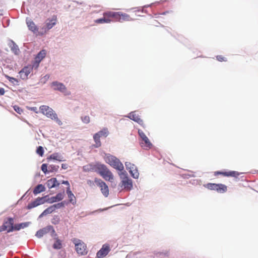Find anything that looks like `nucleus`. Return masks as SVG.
<instances>
[{"label":"nucleus","instance_id":"1","mask_svg":"<svg viewBox=\"0 0 258 258\" xmlns=\"http://www.w3.org/2000/svg\"><path fill=\"white\" fill-rule=\"evenodd\" d=\"M57 21V16L53 15L50 19H47L46 21L45 26L42 27L39 30V29L36 26H33V33L37 35H43L47 32V31L51 29Z\"/></svg>","mask_w":258,"mask_h":258},{"label":"nucleus","instance_id":"2","mask_svg":"<svg viewBox=\"0 0 258 258\" xmlns=\"http://www.w3.org/2000/svg\"><path fill=\"white\" fill-rule=\"evenodd\" d=\"M104 160L106 163L117 170L122 171L124 169V166L122 163L114 156L106 154L104 157Z\"/></svg>","mask_w":258,"mask_h":258},{"label":"nucleus","instance_id":"3","mask_svg":"<svg viewBox=\"0 0 258 258\" xmlns=\"http://www.w3.org/2000/svg\"><path fill=\"white\" fill-rule=\"evenodd\" d=\"M116 12L113 11H107L103 14V18L95 20L97 24L110 23L116 21Z\"/></svg>","mask_w":258,"mask_h":258},{"label":"nucleus","instance_id":"4","mask_svg":"<svg viewBox=\"0 0 258 258\" xmlns=\"http://www.w3.org/2000/svg\"><path fill=\"white\" fill-rule=\"evenodd\" d=\"M41 112L46 115L47 117L50 118L54 120L59 125L62 124V122L60 120L55 112L53 109L48 106L42 105L40 107Z\"/></svg>","mask_w":258,"mask_h":258},{"label":"nucleus","instance_id":"5","mask_svg":"<svg viewBox=\"0 0 258 258\" xmlns=\"http://www.w3.org/2000/svg\"><path fill=\"white\" fill-rule=\"evenodd\" d=\"M72 242L75 244L76 251L78 254L83 255L87 253V245L83 241L79 239L74 238Z\"/></svg>","mask_w":258,"mask_h":258},{"label":"nucleus","instance_id":"6","mask_svg":"<svg viewBox=\"0 0 258 258\" xmlns=\"http://www.w3.org/2000/svg\"><path fill=\"white\" fill-rule=\"evenodd\" d=\"M138 134L140 137V144L141 147L145 150L151 149L153 145L144 132L141 130H138Z\"/></svg>","mask_w":258,"mask_h":258},{"label":"nucleus","instance_id":"7","mask_svg":"<svg viewBox=\"0 0 258 258\" xmlns=\"http://www.w3.org/2000/svg\"><path fill=\"white\" fill-rule=\"evenodd\" d=\"M119 175L122 179L121 186L127 190H131L133 187L132 181L128 177L126 172L125 171L121 172Z\"/></svg>","mask_w":258,"mask_h":258},{"label":"nucleus","instance_id":"8","mask_svg":"<svg viewBox=\"0 0 258 258\" xmlns=\"http://www.w3.org/2000/svg\"><path fill=\"white\" fill-rule=\"evenodd\" d=\"M64 206V202H60L57 204L50 206L46 209L39 216V218H41L44 216H46L54 212L56 209L63 208Z\"/></svg>","mask_w":258,"mask_h":258},{"label":"nucleus","instance_id":"9","mask_svg":"<svg viewBox=\"0 0 258 258\" xmlns=\"http://www.w3.org/2000/svg\"><path fill=\"white\" fill-rule=\"evenodd\" d=\"M95 183L100 188L102 194L105 197H108L109 195V189L107 185L101 179L95 178L94 179Z\"/></svg>","mask_w":258,"mask_h":258},{"label":"nucleus","instance_id":"10","mask_svg":"<svg viewBox=\"0 0 258 258\" xmlns=\"http://www.w3.org/2000/svg\"><path fill=\"white\" fill-rule=\"evenodd\" d=\"M51 233V234H55V230L53 229V227L52 226H48L40 230L39 231H37L36 233V236L39 238L43 236L44 234L47 233Z\"/></svg>","mask_w":258,"mask_h":258},{"label":"nucleus","instance_id":"11","mask_svg":"<svg viewBox=\"0 0 258 258\" xmlns=\"http://www.w3.org/2000/svg\"><path fill=\"white\" fill-rule=\"evenodd\" d=\"M116 21L123 22L125 21H131L133 20L130 16L126 13L121 12H116Z\"/></svg>","mask_w":258,"mask_h":258},{"label":"nucleus","instance_id":"12","mask_svg":"<svg viewBox=\"0 0 258 258\" xmlns=\"http://www.w3.org/2000/svg\"><path fill=\"white\" fill-rule=\"evenodd\" d=\"M46 51L45 50H41L35 57V60L33 62V68H37L39 63L46 56Z\"/></svg>","mask_w":258,"mask_h":258},{"label":"nucleus","instance_id":"13","mask_svg":"<svg viewBox=\"0 0 258 258\" xmlns=\"http://www.w3.org/2000/svg\"><path fill=\"white\" fill-rule=\"evenodd\" d=\"M14 223L13 218H8L7 220L4 222L3 226L0 227L1 232L7 230L8 232H10L9 230L13 228Z\"/></svg>","mask_w":258,"mask_h":258},{"label":"nucleus","instance_id":"14","mask_svg":"<svg viewBox=\"0 0 258 258\" xmlns=\"http://www.w3.org/2000/svg\"><path fill=\"white\" fill-rule=\"evenodd\" d=\"M52 86L54 87V90H58L65 93L66 95L70 94V92L67 91L66 87L62 83L58 82H53L52 83Z\"/></svg>","mask_w":258,"mask_h":258},{"label":"nucleus","instance_id":"15","mask_svg":"<svg viewBox=\"0 0 258 258\" xmlns=\"http://www.w3.org/2000/svg\"><path fill=\"white\" fill-rule=\"evenodd\" d=\"M110 251L109 245L104 244L102 247L97 252L96 256L98 258H101L106 256Z\"/></svg>","mask_w":258,"mask_h":258},{"label":"nucleus","instance_id":"16","mask_svg":"<svg viewBox=\"0 0 258 258\" xmlns=\"http://www.w3.org/2000/svg\"><path fill=\"white\" fill-rule=\"evenodd\" d=\"M215 176L222 175L224 176H231L236 177L239 175V173L237 171H216L214 172Z\"/></svg>","mask_w":258,"mask_h":258},{"label":"nucleus","instance_id":"17","mask_svg":"<svg viewBox=\"0 0 258 258\" xmlns=\"http://www.w3.org/2000/svg\"><path fill=\"white\" fill-rule=\"evenodd\" d=\"M32 70V68L31 67H26L24 68L21 71L19 72L20 76L21 79L23 80H25L27 79L28 76L30 74L31 71Z\"/></svg>","mask_w":258,"mask_h":258},{"label":"nucleus","instance_id":"18","mask_svg":"<svg viewBox=\"0 0 258 258\" xmlns=\"http://www.w3.org/2000/svg\"><path fill=\"white\" fill-rule=\"evenodd\" d=\"M128 117L131 119L138 122L142 125H143L144 122L143 120L140 117L139 114L136 111L130 113Z\"/></svg>","mask_w":258,"mask_h":258},{"label":"nucleus","instance_id":"19","mask_svg":"<svg viewBox=\"0 0 258 258\" xmlns=\"http://www.w3.org/2000/svg\"><path fill=\"white\" fill-rule=\"evenodd\" d=\"M103 179H104L106 181H109L112 182L113 180V175L112 173L110 171V170L108 168L103 173L100 175Z\"/></svg>","mask_w":258,"mask_h":258},{"label":"nucleus","instance_id":"20","mask_svg":"<svg viewBox=\"0 0 258 258\" xmlns=\"http://www.w3.org/2000/svg\"><path fill=\"white\" fill-rule=\"evenodd\" d=\"M63 199V195L61 193L57 194L55 196L48 198L47 202L48 203H53L61 201Z\"/></svg>","mask_w":258,"mask_h":258},{"label":"nucleus","instance_id":"21","mask_svg":"<svg viewBox=\"0 0 258 258\" xmlns=\"http://www.w3.org/2000/svg\"><path fill=\"white\" fill-rule=\"evenodd\" d=\"M8 45L11 50L15 54L18 55L19 54L20 49L19 47L13 40H10Z\"/></svg>","mask_w":258,"mask_h":258},{"label":"nucleus","instance_id":"22","mask_svg":"<svg viewBox=\"0 0 258 258\" xmlns=\"http://www.w3.org/2000/svg\"><path fill=\"white\" fill-rule=\"evenodd\" d=\"M46 184L49 188H52L58 186L59 183L58 182L56 178H51L47 181Z\"/></svg>","mask_w":258,"mask_h":258},{"label":"nucleus","instance_id":"23","mask_svg":"<svg viewBox=\"0 0 258 258\" xmlns=\"http://www.w3.org/2000/svg\"><path fill=\"white\" fill-rule=\"evenodd\" d=\"M47 196H45L41 198H38L35 201H33V207H37L39 205L43 204L45 202H47Z\"/></svg>","mask_w":258,"mask_h":258},{"label":"nucleus","instance_id":"24","mask_svg":"<svg viewBox=\"0 0 258 258\" xmlns=\"http://www.w3.org/2000/svg\"><path fill=\"white\" fill-rule=\"evenodd\" d=\"M97 163L95 164H89L83 166V170L85 172L96 171Z\"/></svg>","mask_w":258,"mask_h":258},{"label":"nucleus","instance_id":"25","mask_svg":"<svg viewBox=\"0 0 258 258\" xmlns=\"http://www.w3.org/2000/svg\"><path fill=\"white\" fill-rule=\"evenodd\" d=\"M108 168L104 164L97 163L96 171L100 175L103 173Z\"/></svg>","mask_w":258,"mask_h":258},{"label":"nucleus","instance_id":"26","mask_svg":"<svg viewBox=\"0 0 258 258\" xmlns=\"http://www.w3.org/2000/svg\"><path fill=\"white\" fill-rule=\"evenodd\" d=\"M67 193L68 194L70 202L72 203L73 204H76V202L75 197L74 196L72 192L71 191L70 188L69 187L67 188Z\"/></svg>","mask_w":258,"mask_h":258},{"label":"nucleus","instance_id":"27","mask_svg":"<svg viewBox=\"0 0 258 258\" xmlns=\"http://www.w3.org/2000/svg\"><path fill=\"white\" fill-rule=\"evenodd\" d=\"M47 159H53V160H57V161H64V159H63V157H62V156L60 155L58 153H53V154H51L49 156V157Z\"/></svg>","mask_w":258,"mask_h":258},{"label":"nucleus","instance_id":"28","mask_svg":"<svg viewBox=\"0 0 258 258\" xmlns=\"http://www.w3.org/2000/svg\"><path fill=\"white\" fill-rule=\"evenodd\" d=\"M227 190V186L224 184L220 183L217 184V189L216 191L218 192L224 193L226 192Z\"/></svg>","mask_w":258,"mask_h":258},{"label":"nucleus","instance_id":"29","mask_svg":"<svg viewBox=\"0 0 258 258\" xmlns=\"http://www.w3.org/2000/svg\"><path fill=\"white\" fill-rule=\"evenodd\" d=\"M45 189V188L43 185L41 184H39L35 187L33 190V193L35 194L40 193L41 192L44 191Z\"/></svg>","mask_w":258,"mask_h":258},{"label":"nucleus","instance_id":"30","mask_svg":"<svg viewBox=\"0 0 258 258\" xmlns=\"http://www.w3.org/2000/svg\"><path fill=\"white\" fill-rule=\"evenodd\" d=\"M100 138L101 137H99V136L98 135V134H97V133H96L93 136V139L95 142V147L96 148H98V147H100L101 145V143L100 140Z\"/></svg>","mask_w":258,"mask_h":258},{"label":"nucleus","instance_id":"31","mask_svg":"<svg viewBox=\"0 0 258 258\" xmlns=\"http://www.w3.org/2000/svg\"><path fill=\"white\" fill-rule=\"evenodd\" d=\"M129 172L131 174L132 176L134 178H138L139 177V173L136 166L134 168H133V169L129 171Z\"/></svg>","mask_w":258,"mask_h":258},{"label":"nucleus","instance_id":"32","mask_svg":"<svg viewBox=\"0 0 258 258\" xmlns=\"http://www.w3.org/2000/svg\"><path fill=\"white\" fill-rule=\"evenodd\" d=\"M5 77L7 78L11 83L13 84L14 85H18V81L17 79L10 77L7 75H5Z\"/></svg>","mask_w":258,"mask_h":258},{"label":"nucleus","instance_id":"33","mask_svg":"<svg viewBox=\"0 0 258 258\" xmlns=\"http://www.w3.org/2000/svg\"><path fill=\"white\" fill-rule=\"evenodd\" d=\"M97 134L99 136V137H106L108 135V132L107 129L104 128L102 130L99 131L97 133Z\"/></svg>","mask_w":258,"mask_h":258},{"label":"nucleus","instance_id":"34","mask_svg":"<svg viewBox=\"0 0 258 258\" xmlns=\"http://www.w3.org/2000/svg\"><path fill=\"white\" fill-rule=\"evenodd\" d=\"M61 246V241L59 239H56L55 243L53 245V247L55 249H60Z\"/></svg>","mask_w":258,"mask_h":258},{"label":"nucleus","instance_id":"35","mask_svg":"<svg viewBox=\"0 0 258 258\" xmlns=\"http://www.w3.org/2000/svg\"><path fill=\"white\" fill-rule=\"evenodd\" d=\"M217 184L216 183H209L205 186L209 189L216 190Z\"/></svg>","mask_w":258,"mask_h":258},{"label":"nucleus","instance_id":"36","mask_svg":"<svg viewBox=\"0 0 258 258\" xmlns=\"http://www.w3.org/2000/svg\"><path fill=\"white\" fill-rule=\"evenodd\" d=\"M81 120L84 123L88 124L90 121V118L89 116L85 115L81 117Z\"/></svg>","mask_w":258,"mask_h":258},{"label":"nucleus","instance_id":"37","mask_svg":"<svg viewBox=\"0 0 258 258\" xmlns=\"http://www.w3.org/2000/svg\"><path fill=\"white\" fill-rule=\"evenodd\" d=\"M36 153L39 156H40L41 157L43 156V154H44L43 148L41 146H39L36 150Z\"/></svg>","mask_w":258,"mask_h":258},{"label":"nucleus","instance_id":"38","mask_svg":"<svg viewBox=\"0 0 258 258\" xmlns=\"http://www.w3.org/2000/svg\"><path fill=\"white\" fill-rule=\"evenodd\" d=\"M125 165L126 166L127 170H128V171L133 169V168H134L135 166L134 164L128 162H125Z\"/></svg>","mask_w":258,"mask_h":258},{"label":"nucleus","instance_id":"39","mask_svg":"<svg viewBox=\"0 0 258 258\" xmlns=\"http://www.w3.org/2000/svg\"><path fill=\"white\" fill-rule=\"evenodd\" d=\"M58 166L54 165H50L48 166V171L49 172H53V171H56L58 170Z\"/></svg>","mask_w":258,"mask_h":258},{"label":"nucleus","instance_id":"40","mask_svg":"<svg viewBox=\"0 0 258 258\" xmlns=\"http://www.w3.org/2000/svg\"><path fill=\"white\" fill-rule=\"evenodd\" d=\"M26 23L28 27L29 28V29L30 30H32V21H31V19L30 18H26Z\"/></svg>","mask_w":258,"mask_h":258},{"label":"nucleus","instance_id":"41","mask_svg":"<svg viewBox=\"0 0 258 258\" xmlns=\"http://www.w3.org/2000/svg\"><path fill=\"white\" fill-rule=\"evenodd\" d=\"M41 170L42 171L45 173H47L48 172H49V171H48V167L47 166V165L46 164H43L42 165H41Z\"/></svg>","mask_w":258,"mask_h":258},{"label":"nucleus","instance_id":"42","mask_svg":"<svg viewBox=\"0 0 258 258\" xmlns=\"http://www.w3.org/2000/svg\"><path fill=\"white\" fill-rule=\"evenodd\" d=\"M21 228V227H20V224H15V225L13 226V228H12V229H10L9 230V231H17V230H20Z\"/></svg>","mask_w":258,"mask_h":258},{"label":"nucleus","instance_id":"43","mask_svg":"<svg viewBox=\"0 0 258 258\" xmlns=\"http://www.w3.org/2000/svg\"><path fill=\"white\" fill-rule=\"evenodd\" d=\"M14 109L19 114H21L23 112V110L21 108L17 105H14L13 106Z\"/></svg>","mask_w":258,"mask_h":258},{"label":"nucleus","instance_id":"44","mask_svg":"<svg viewBox=\"0 0 258 258\" xmlns=\"http://www.w3.org/2000/svg\"><path fill=\"white\" fill-rule=\"evenodd\" d=\"M217 59L219 61H227L226 58L222 55H217L216 56Z\"/></svg>","mask_w":258,"mask_h":258},{"label":"nucleus","instance_id":"45","mask_svg":"<svg viewBox=\"0 0 258 258\" xmlns=\"http://www.w3.org/2000/svg\"><path fill=\"white\" fill-rule=\"evenodd\" d=\"M29 223H27V222L20 223V225L21 228L22 229V228L27 227L29 225Z\"/></svg>","mask_w":258,"mask_h":258},{"label":"nucleus","instance_id":"46","mask_svg":"<svg viewBox=\"0 0 258 258\" xmlns=\"http://www.w3.org/2000/svg\"><path fill=\"white\" fill-rule=\"evenodd\" d=\"M23 9L24 11L25 12V13H27L26 11H27L28 14L30 13V11H29L27 6L24 5L23 7Z\"/></svg>","mask_w":258,"mask_h":258},{"label":"nucleus","instance_id":"47","mask_svg":"<svg viewBox=\"0 0 258 258\" xmlns=\"http://www.w3.org/2000/svg\"><path fill=\"white\" fill-rule=\"evenodd\" d=\"M5 93V89L3 88L0 87V95H4Z\"/></svg>","mask_w":258,"mask_h":258},{"label":"nucleus","instance_id":"48","mask_svg":"<svg viewBox=\"0 0 258 258\" xmlns=\"http://www.w3.org/2000/svg\"><path fill=\"white\" fill-rule=\"evenodd\" d=\"M68 165L67 164H62L61 168L63 169H67L68 168Z\"/></svg>","mask_w":258,"mask_h":258},{"label":"nucleus","instance_id":"49","mask_svg":"<svg viewBox=\"0 0 258 258\" xmlns=\"http://www.w3.org/2000/svg\"><path fill=\"white\" fill-rule=\"evenodd\" d=\"M62 184H66V185H67L68 186V187H70V184H69V182L68 181H64V180H63L61 182Z\"/></svg>","mask_w":258,"mask_h":258},{"label":"nucleus","instance_id":"50","mask_svg":"<svg viewBox=\"0 0 258 258\" xmlns=\"http://www.w3.org/2000/svg\"><path fill=\"white\" fill-rule=\"evenodd\" d=\"M31 208H32V203H30L27 206V209H31Z\"/></svg>","mask_w":258,"mask_h":258},{"label":"nucleus","instance_id":"51","mask_svg":"<svg viewBox=\"0 0 258 258\" xmlns=\"http://www.w3.org/2000/svg\"><path fill=\"white\" fill-rule=\"evenodd\" d=\"M58 220H59V219L57 218V220H56V222H54L52 221V223H54V224L58 223Z\"/></svg>","mask_w":258,"mask_h":258},{"label":"nucleus","instance_id":"52","mask_svg":"<svg viewBox=\"0 0 258 258\" xmlns=\"http://www.w3.org/2000/svg\"><path fill=\"white\" fill-rule=\"evenodd\" d=\"M33 110L34 111H35V109L34 108H33Z\"/></svg>","mask_w":258,"mask_h":258}]
</instances>
